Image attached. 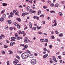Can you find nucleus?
I'll return each mask as SVG.
<instances>
[{"label":"nucleus","mask_w":65,"mask_h":65,"mask_svg":"<svg viewBox=\"0 0 65 65\" xmlns=\"http://www.w3.org/2000/svg\"><path fill=\"white\" fill-rule=\"evenodd\" d=\"M5 29L6 30H7V29H8V26H6L5 28Z\"/></svg>","instance_id":"nucleus-39"},{"label":"nucleus","mask_w":65,"mask_h":65,"mask_svg":"<svg viewBox=\"0 0 65 65\" xmlns=\"http://www.w3.org/2000/svg\"><path fill=\"white\" fill-rule=\"evenodd\" d=\"M37 17V16H34V17H33V18L34 19H36V18Z\"/></svg>","instance_id":"nucleus-49"},{"label":"nucleus","mask_w":65,"mask_h":65,"mask_svg":"<svg viewBox=\"0 0 65 65\" xmlns=\"http://www.w3.org/2000/svg\"><path fill=\"white\" fill-rule=\"evenodd\" d=\"M50 62L51 63H53V61L51 60H50Z\"/></svg>","instance_id":"nucleus-44"},{"label":"nucleus","mask_w":65,"mask_h":65,"mask_svg":"<svg viewBox=\"0 0 65 65\" xmlns=\"http://www.w3.org/2000/svg\"><path fill=\"white\" fill-rule=\"evenodd\" d=\"M43 50L44 52H46V51H47V49H46V48H44Z\"/></svg>","instance_id":"nucleus-31"},{"label":"nucleus","mask_w":65,"mask_h":65,"mask_svg":"<svg viewBox=\"0 0 65 65\" xmlns=\"http://www.w3.org/2000/svg\"><path fill=\"white\" fill-rule=\"evenodd\" d=\"M16 58H18V59H19L20 58V57H19L18 56H16Z\"/></svg>","instance_id":"nucleus-51"},{"label":"nucleus","mask_w":65,"mask_h":65,"mask_svg":"<svg viewBox=\"0 0 65 65\" xmlns=\"http://www.w3.org/2000/svg\"><path fill=\"white\" fill-rule=\"evenodd\" d=\"M7 22L9 24H10L12 23L11 21L9 20L7 21Z\"/></svg>","instance_id":"nucleus-16"},{"label":"nucleus","mask_w":65,"mask_h":65,"mask_svg":"<svg viewBox=\"0 0 65 65\" xmlns=\"http://www.w3.org/2000/svg\"><path fill=\"white\" fill-rule=\"evenodd\" d=\"M6 63L7 65H9V61H7Z\"/></svg>","instance_id":"nucleus-40"},{"label":"nucleus","mask_w":65,"mask_h":65,"mask_svg":"<svg viewBox=\"0 0 65 65\" xmlns=\"http://www.w3.org/2000/svg\"><path fill=\"white\" fill-rule=\"evenodd\" d=\"M14 61H14L13 62V64H14L15 65H17V63L19 62V61L17 60L16 58L15 59Z\"/></svg>","instance_id":"nucleus-3"},{"label":"nucleus","mask_w":65,"mask_h":65,"mask_svg":"<svg viewBox=\"0 0 65 65\" xmlns=\"http://www.w3.org/2000/svg\"><path fill=\"white\" fill-rule=\"evenodd\" d=\"M47 43H46L45 44V46H47Z\"/></svg>","instance_id":"nucleus-60"},{"label":"nucleus","mask_w":65,"mask_h":65,"mask_svg":"<svg viewBox=\"0 0 65 65\" xmlns=\"http://www.w3.org/2000/svg\"><path fill=\"white\" fill-rule=\"evenodd\" d=\"M11 17H12H12H13V15H9V17H8L9 18H11Z\"/></svg>","instance_id":"nucleus-36"},{"label":"nucleus","mask_w":65,"mask_h":65,"mask_svg":"<svg viewBox=\"0 0 65 65\" xmlns=\"http://www.w3.org/2000/svg\"><path fill=\"white\" fill-rule=\"evenodd\" d=\"M1 36L2 37V38L3 37V38H5V36H4V35H1Z\"/></svg>","instance_id":"nucleus-56"},{"label":"nucleus","mask_w":65,"mask_h":65,"mask_svg":"<svg viewBox=\"0 0 65 65\" xmlns=\"http://www.w3.org/2000/svg\"><path fill=\"white\" fill-rule=\"evenodd\" d=\"M44 17V14H42V15H40V17Z\"/></svg>","instance_id":"nucleus-43"},{"label":"nucleus","mask_w":65,"mask_h":65,"mask_svg":"<svg viewBox=\"0 0 65 65\" xmlns=\"http://www.w3.org/2000/svg\"><path fill=\"white\" fill-rule=\"evenodd\" d=\"M47 56H48V54L45 55L43 56V59H45V58H46Z\"/></svg>","instance_id":"nucleus-14"},{"label":"nucleus","mask_w":65,"mask_h":65,"mask_svg":"<svg viewBox=\"0 0 65 65\" xmlns=\"http://www.w3.org/2000/svg\"><path fill=\"white\" fill-rule=\"evenodd\" d=\"M57 23L55 22V24H54V26H56V25H57Z\"/></svg>","instance_id":"nucleus-61"},{"label":"nucleus","mask_w":65,"mask_h":65,"mask_svg":"<svg viewBox=\"0 0 65 65\" xmlns=\"http://www.w3.org/2000/svg\"><path fill=\"white\" fill-rule=\"evenodd\" d=\"M47 2L48 3H49V4H51V2L49 1H47Z\"/></svg>","instance_id":"nucleus-47"},{"label":"nucleus","mask_w":65,"mask_h":65,"mask_svg":"<svg viewBox=\"0 0 65 65\" xmlns=\"http://www.w3.org/2000/svg\"><path fill=\"white\" fill-rule=\"evenodd\" d=\"M4 48H7L8 47V46H7L6 45H4Z\"/></svg>","instance_id":"nucleus-32"},{"label":"nucleus","mask_w":65,"mask_h":65,"mask_svg":"<svg viewBox=\"0 0 65 65\" xmlns=\"http://www.w3.org/2000/svg\"><path fill=\"white\" fill-rule=\"evenodd\" d=\"M14 25H15V26H17L18 25L17 23H16V22H15L14 23Z\"/></svg>","instance_id":"nucleus-30"},{"label":"nucleus","mask_w":65,"mask_h":65,"mask_svg":"<svg viewBox=\"0 0 65 65\" xmlns=\"http://www.w3.org/2000/svg\"><path fill=\"white\" fill-rule=\"evenodd\" d=\"M9 52H10L9 54H10V55H11V54H12L13 53L12 51L11 50H9Z\"/></svg>","instance_id":"nucleus-20"},{"label":"nucleus","mask_w":65,"mask_h":65,"mask_svg":"<svg viewBox=\"0 0 65 65\" xmlns=\"http://www.w3.org/2000/svg\"><path fill=\"white\" fill-rule=\"evenodd\" d=\"M50 12H51V13H56V12H55V11H54V10H53L52 11H50Z\"/></svg>","instance_id":"nucleus-33"},{"label":"nucleus","mask_w":65,"mask_h":65,"mask_svg":"<svg viewBox=\"0 0 65 65\" xmlns=\"http://www.w3.org/2000/svg\"><path fill=\"white\" fill-rule=\"evenodd\" d=\"M38 15H39L40 13H41V11L39 10H38Z\"/></svg>","instance_id":"nucleus-23"},{"label":"nucleus","mask_w":65,"mask_h":65,"mask_svg":"<svg viewBox=\"0 0 65 65\" xmlns=\"http://www.w3.org/2000/svg\"><path fill=\"white\" fill-rule=\"evenodd\" d=\"M3 6H7V4L5 3H3Z\"/></svg>","instance_id":"nucleus-21"},{"label":"nucleus","mask_w":65,"mask_h":65,"mask_svg":"<svg viewBox=\"0 0 65 65\" xmlns=\"http://www.w3.org/2000/svg\"><path fill=\"white\" fill-rule=\"evenodd\" d=\"M52 39H54L55 38V37H54V36H52Z\"/></svg>","instance_id":"nucleus-58"},{"label":"nucleus","mask_w":65,"mask_h":65,"mask_svg":"<svg viewBox=\"0 0 65 65\" xmlns=\"http://www.w3.org/2000/svg\"><path fill=\"white\" fill-rule=\"evenodd\" d=\"M32 29L34 30H36V28L35 27H34Z\"/></svg>","instance_id":"nucleus-57"},{"label":"nucleus","mask_w":65,"mask_h":65,"mask_svg":"<svg viewBox=\"0 0 65 65\" xmlns=\"http://www.w3.org/2000/svg\"><path fill=\"white\" fill-rule=\"evenodd\" d=\"M10 46H13V43H12V42L10 43Z\"/></svg>","instance_id":"nucleus-37"},{"label":"nucleus","mask_w":65,"mask_h":65,"mask_svg":"<svg viewBox=\"0 0 65 65\" xmlns=\"http://www.w3.org/2000/svg\"><path fill=\"white\" fill-rule=\"evenodd\" d=\"M10 15H13V13H12V12H11L10 13Z\"/></svg>","instance_id":"nucleus-62"},{"label":"nucleus","mask_w":65,"mask_h":65,"mask_svg":"<svg viewBox=\"0 0 65 65\" xmlns=\"http://www.w3.org/2000/svg\"><path fill=\"white\" fill-rule=\"evenodd\" d=\"M58 57L59 59H61V57L60 56H58Z\"/></svg>","instance_id":"nucleus-46"},{"label":"nucleus","mask_w":65,"mask_h":65,"mask_svg":"<svg viewBox=\"0 0 65 65\" xmlns=\"http://www.w3.org/2000/svg\"><path fill=\"white\" fill-rule=\"evenodd\" d=\"M2 38V36H0V40Z\"/></svg>","instance_id":"nucleus-63"},{"label":"nucleus","mask_w":65,"mask_h":65,"mask_svg":"<svg viewBox=\"0 0 65 65\" xmlns=\"http://www.w3.org/2000/svg\"><path fill=\"white\" fill-rule=\"evenodd\" d=\"M48 40L47 39H45V41L46 42H48Z\"/></svg>","instance_id":"nucleus-45"},{"label":"nucleus","mask_w":65,"mask_h":65,"mask_svg":"<svg viewBox=\"0 0 65 65\" xmlns=\"http://www.w3.org/2000/svg\"><path fill=\"white\" fill-rule=\"evenodd\" d=\"M29 14L27 13H22V15L23 17H25L26 15H28Z\"/></svg>","instance_id":"nucleus-6"},{"label":"nucleus","mask_w":65,"mask_h":65,"mask_svg":"<svg viewBox=\"0 0 65 65\" xmlns=\"http://www.w3.org/2000/svg\"><path fill=\"white\" fill-rule=\"evenodd\" d=\"M36 19H37V20H39V17H37Z\"/></svg>","instance_id":"nucleus-52"},{"label":"nucleus","mask_w":65,"mask_h":65,"mask_svg":"<svg viewBox=\"0 0 65 65\" xmlns=\"http://www.w3.org/2000/svg\"><path fill=\"white\" fill-rule=\"evenodd\" d=\"M40 41H41V42H44L45 41L44 40V39H41L40 40Z\"/></svg>","instance_id":"nucleus-22"},{"label":"nucleus","mask_w":65,"mask_h":65,"mask_svg":"<svg viewBox=\"0 0 65 65\" xmlns=\"http://www.w3.org/2000/svg\"><path fill=\"white\" fill-rule=\"evenodd\" d=\"M17 21H18L19 22L21 21V19H20V18H17Z\"/></svg>","instance_id":"nucleus-24"},{"label":"nucleus","mask_w":65,"mask_h":65,"mask_svg":"<svg viewBox=\"0 0 65 65\" xmlns=\"http://www.w3.org/2000/svg\"><path fill=\"white\" fill-rule=\"evenodd\" d=\"M15 37H12L11 38V41H15Z\"/></svg>","instance_id":"nucleus-9"},{"label":"nucleus","mask_w":65,"mask_h":65,"mask_svg":"<svg viewBox=\"0 0 65 65\" xmlns=\"http://www.w3.org/2000/svg\"><path fill=\"white\" fill-rule=\"evenodd\" d=\"M5 10L2 11L1 12V13H2V14H3V13H4V12H5Z\"/></svg>","instance_id":"nucleus-34"},{"label":"nucleus","mask_w":65,"mask_h":65,"mask_svg":"<svg viewBox=\"0 0 65 65\" xmlns=\"http://www.w3.org/2000/svg\"><path fill=\"white\" fill-rule=\"evenodd\" d=\"M18 34L16 33L15 35V37L16 39H18V40H20V39H23V37H18Z\"/></svg>","instance_id":"nucleus-1"},{"label":"nucleus","mask_w":65,"mask_h":65,"mask_svg":"<svg viewBox=\"0 0 65 65\" xmlns=\"http://www.w3.org/2000/svg\"><path fill=\"white\" fill-rule=\"evenodd\" d=\"M17 26V28L18 29H20V28H21V27L20 26V25H18Z\"/></svg>","instance_id":"nucleus-29"},{"label":"nucleus","mask_w":65,"mask_h":65,"mask_svg":"<svg viewBox=\"0 0 65 65\" xmlns=\"http://www.w3.org/2000/svg\"><path fill=\"white\" fill-rule=\"evenodd\" d=\"M58 6H59V4H56L54 6L55 7H58Z\"/></svg>","instance_id":"nucleus-26"},{"label":"nucleus","mask_w":65,"mask_h":65,"mask_svg":"<svg viewBox=\"0 0 65 65\" xmlns=\"http://www.w3.org/2000/svg\"><path fill=\"white\" fill-rule=\"evenodd\" d=\"M37 30L41 29V26H40L39 27L38 26H37Z\"/></svg>","instance_id":"nucleus-19"},{"label":"nucleus","mask_w":65,"mask_h":65,"mask_svg":"<svg viewBox=\"0 0 65 65\" xmlns=\"http://www.w3.org/2000/svg\"><path fill=\"white\" fill-rule=\"evenodd\" d=\"M21 57L22 59H25V56L24 54V53L23 54H21Z\"/></svg>","instance_id":"nucleus-8"},{"label":"nucleus","mask_w":65,"mask_h":65,"mask_svg":"<svg viewBox=\"0 0 65 65\" xmlns=\"http://www.w3.org/2000/svg\"><path fill=\"white\" fill-rule=\"evenodd\" d=\"M57 40L58 41H59V42H60L61 40H60V39H57Z\"/></svg>","instance_id":"nucleus-50"},{"label":"nucleus","mask_w":65,"mask_h":65,"mask_svg":"<svg viewBox=\"0 0 65 65\" xmlns=\"http://www.w3.org/2000/svg\"><path fill=\"white\" fill-rule=\"evenodd\" d=\"M30 62H31V64H32V65H35V64H36L37 62L36 59H32L30 61Z\"/></svg>","instance_id":"nucleus-2"},{"label":"nucleus","mask_w":65,"mask_h":65,"mask_svg":"<svg viewBox=\"0 0 65 65\" xmlns=\"http://www.w3.org/2000/svg\"><path fill=\"white\" fill-rule=\"evenodd\" d=\"M55 32L57 34H59V32L58 30H56Z\"/></svg>","instance_id":"nucleus-35"},{"label":"nucleus","mask_w":65,"mask_h":65,"mask_svg":"<svg viewBox=\"0 0 65 65\" xmlns=\"http://www.w3.org/2000/svg\"><path fill=\"white\" fill-rule=\"evenodd\" d=\"M62 54L63 55H65V52H63Z\"/></svg>","instance_id":"nucleus-64"},{"label":"nucleus","mask_w":65,"mask_h":65,"mask_svg":"<svg viewBox=\"0 0 65 65\" xmlns=\"http://www.w3.org/2000/svg\"><path fill=\"white\" fill-rule=\"evenodd\" d=\"M53 59L54 61H55L56 63L57 62V61L56 60V57L54 56H53Z\"/></svg>","instance_id":"nucleus-11"},{"label":"nucleus","mask_w":65,"mask_h":65,"mask_svg":"<svg viewBox=\"0 0 65 65\" xmlns=\"http://www.w3.org/2000/svg\"><path fill=\"white\" fill-rule=\"evenodd\" d=\"M2 53L3 54H5V52L4 51H3V52H2Z\"/></svg>","instance_id":"nucleus-55"},{"label":"nucleus","mask_w":65,"mask_h":65,"mask_svg":"<svg viewBox=\"0 0 65 65\" xmlns=\"http://www.w3.org/2000/svg\"><path fill=\"white\" fill-rule=\"evenodd\" d=\"M28 57L30 58H33V55L29 53L28 54Z\"/></svg>","instance_id":"nucleus-4"},{"label":"nucleus","mask_w":65,"mask_h":65,"mask_svg":"<svg viewBox=\"0 0 65 65\" xmlns=\"http://www.w3.org/2000/svg\"><path fill=\"white\" fill-rule=\"evenodd\" d=\"M29 11V13H30L31 14V13H33V12H34V11H33V10L32 9H30Z\"/></svg>","instance_id":"nucleus-12"},{"label":"nucleus","mask_w":65,"mask_h":65,"mask_svg":"<svg viewBox=\"0 0 65 65\" xmlns=\"http://www.w3.org/2000/svg\"><path fill=\"white\" fill-rule=\"evenodd\" d=\"M28 47V45L26 44L25 46L24 47V48H23V50H26L27 48Z\"/></svg>","instance_id":"nucleus-10"},{"label":"nucleus","mask_w":65,"mask_h":65,"mask_svg":"<svg viewBox=\"0 0 65 65\" xmlns=\"http://www.w3.org/2000/svg\"><path fill=\"white\" fill-rule=\"evenodd\" d=\"M29 28H31L32 27V23L31 22H29Z\"/></svg>","instance_id":"nucleus-13"},{"label":"nucleus","mask_w":65,"mask_h":65,"mask_svg":"<svg viewBox=\"0 0 65 65\" xmlns=\"http://www.w3.org/2000/svg\"><path fill=\"white\" fill-rule=\"evenodd\" d=\"M43 8H44V9H45V8H47V7H46L45 6H43Z\"/></svg>","instance_id":"nucleus-54"},{"label":"nucleus","mask_w":65,"mask_h":65,"mask_svg":"<svg viewBox=\"0 0 65 65\" xmlns=\"http://www.w3.org/2000/svg\"><path fill=\"white\" fill-rule=\"evenodd\" d=\"M59 15H60V16H61V17L63 15V14H62V13L60 12H59Z\"/></svg>","instance_id":"nucleus-27"},{"label":"nucleus","mask_w":65,"mask_h":65,"mask_svg":"<svg viewBox=\"0 0 65 65\" xmlns=\"http://www.w3.org/2000/svg\"><path fill=\"white\" fill-rule=\"evenodd\" d=\"M19 14V13L18 12H16L15 13V15H17Z\"/></svg>","instance_id":"nucleus-48"},{"label":"nucleus","mask_w":65,"mask_h":65,"mask_svg":"<svg viewBox=\"0 0 65 65\" xmlns=\"http://www.w3.org/2000/svg\"><path fill=\"white\" fill-rule=\"evenodd\" d=\"M50 6L52 7H53L54 6V4H50Z\"/></svg>","instance_id":"nucleus-41"},{"label":"nucleus","mask_w":65,"mask_h":65,"mask_svg":"<svg viewBox=\"0 0 65 65\" xmlns=\"http://www.w3.org/2000/svg\"><path fill=\"white\" fill-rule=\"evenodd\" d=\"M38 33H39V34H42V32L40 31L38 32Z\"/></svg>","instance_id":"nucleus-53"},{"label":"nucleus","mask_w":65,"mask_h":65,"mask_svg":"<svg viewBox=\"0 0 65 65\" xmlns=\"http://www.w3.org/2000/svg\"><path fill=\"white\" fill-rule=\"evenodd\" d=\"M52 46H52V45L51 44L49 46V47L50 48H52Z\"/></svg>","instance_id":"nucleus-38"},{"label":"nucleus","mask_w":65,"mask_h":65,"mask_svg":"<svg viewBox=\"0 0 65 65\" xmlns=\"http://www.w3.org/2000/svg\"><path fill=\"white\" fill-rule=\"evenodd\" d=\"M63 36V34H61L59 35V37H62Z\"/></svg>","instance_id":"nucleus-25"},{"label":"nucleus","mask_w":65,"mask_h":65,"mask_svg":"<svg viewBox=\"0 0 65 65\" xmlns=\"http://www.w3.org/2000/svg\"><path fill=\"white\" fill-rule=\"evenodd\" d=\"M22 32H23V31L22 32L21 31H20L19 32V34H22Z\"/></svg>","instance_id":"nucleus-42"},{"label":"nucleus","mask_w":65,"mask_h":65,"mask_svg":"<svg viewBox=\"0 0 65 65\" xmlns=\"http://www.w3.org/2000/svg\"><path fill=\"white\" fill-rule=\"evenodd\" d=\"M3 18H6V14H4L3 15Z\"/></svg>","instance_id":"nucleus-28"},{"label":"nucleus","mask_w":65,"mask_h":65,"mask_svg":"<svg viewBox=\"0 0 65 65\" xmlns=\"http://www.w3.org/2000/svg\"><path fill=\"white\" fill-rule=\"evenodd\" d=\"M28 38L27 37H25V39L24 40V41L25 42V43H28Z\"/></svg>","instance_id":"nucleus-7"},{"label":"nucleus","mask_w":65,"mask_h":65,"mask_svg":"<svg viewBox=\"0 0 65 65\" xmlns=\"http://www.w3.org/2000/svg\"><path fill=\"white\" fill-rule=\"evenodd\" d=\"M4 20V19L3 17L1 18L0 19V21L1 22H2Z\"/></svg>","instance_id":"nucleus-15"},{"label":"nucleus","mask_w":65,"mask_h":65,"mask_svg":"<svg viewBox=\"0 0 65 65\" xmlns=\"http://www.w3.org/2000/svg\"><path fill=\"white\" fill-rule=\"evenodd\" d=\"M24 54L25 58H27L28 57V56H29V54L28 55V53L26 52L24 53Z\"/></svg>","instance_id":"nucleus-5"},{"label":"nucleus","mask_w":65,"mask_h":65,"mask_svg":"<svg viewBox=\"0 0 65 65\" xmlns=\"http://www.w3.org/2000/svg\"><path fill=\"white\" fill-rule=\"evenodd\" d=\"M27 8L26 9L27 11H29L30 9V7L29 6H28L27 7Z\"/></svg>","instance_id":"nucleus-18"},{"label":"nucleus","mask_w":65,"mask_h":65,"mask_svg":"<svg viewBox=\"0 0 65 65\" xmlns=\"http://www.w3.org/2000/svg\"><path fill=\"white\" fill-rule=\"evenodd\" d=\"M9 29L10 30H12V29H13V28L12 27H10L9 28Z\"/></svg>","instance_id":"nucleus-59"},{"label":"nucleus","mask_w":65,"mask_h":65,"mask_svg":"<svg viewBox=\"0 0 65 65\" xmlns=\"http://www.w3.org/2000/svg\"><path fill=\"white\" fill-rule=\"evenodd\" d=\"M22 34H23V36H26V33L25 32H24V31H22Z\"/></svg>","instance_id":"nucleus-17"}]
</instances>
